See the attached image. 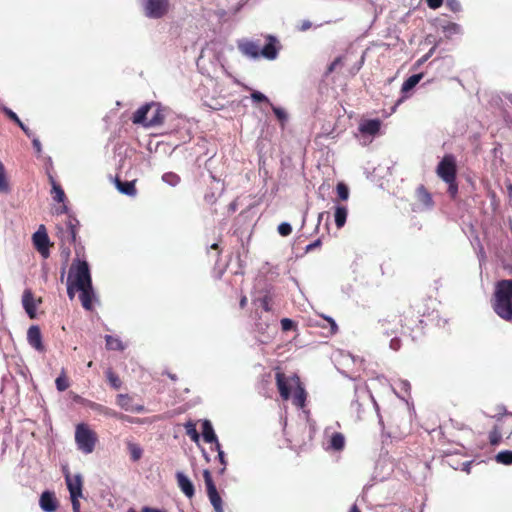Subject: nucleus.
Masks as SVG:
<instances>
[{"label":"nucleus","mask_w":512,"mask_h":512,"mask_svg":"<svg viewBox=\"0 0 512 512\" xmlns=\"http://www.w3.org/2000/svg\"><path fill=\"white\" fill-rule=\"evenodd\" d=\"M215 449L217 450L218 452V458H219V461L221 462V464L223 465L220 473H223L225 471V466H226V460H225V455H224V452L221 450V445L220 443H217V445H215Z\"/></svg>","instance_id":"3c124183"},{"label":"nucleus","mask_w":512,"mask_h":512,"mask_svg":"<svg viewBox=\"0 0 512 512\" xmlns=\"http://www.w3.org/2000/svg\"><path fill=\"white\" fill-rule=\"evenodd\" d=\"M75 290H77L76 289V285L71 283V277H68V281H67V294H68V297L71 300L75 297Z\"/></svg>","instance_id":"864d4df0"},{"label":"nucleus","mask_w":512,"mask_h":512,"mask_svg":"<svg viewBox=\"0 0 512 512\" xmlns=\"http://www.w3.org/2000/svg\"><path fill=\"white\" fill-rule=\"evenodd\" d=\"M435 47H432L427 54H425L422 58L418 60V64L421 65L426 62L434 53Z\"/></svg>","instance_id":"052dcab7"},{"label":"nucleus","mask_w":512,"mask_h":512,"mask_svg":"<svg viewBox=\"0 0 512 512\" xmlns=\"http://www.w3.org/2000/svg\"><path fill=\"white\" fill-rule=\"evenodd\" d=\"M27 341L31 347L39 352L45 351V346L42 341V333L38 325H32L27 331Z\"/></svg>","instance_id":"ddd939ff"},{"label":"nucleus","mask_w":512,"mask_h":512,"mask_svg":"<svg viewBox=\"0 0 512 512\" xmlns=\"http://www.w3.org/2000/svg\"><path fill=\"white\" fill-rule=\"evenodd\" d=\"M378 331L384 336H392L398 333L400 327L399 320L395 317L393 319L383 318L378 321Z\"/></svg>","instance_id":"4468645a"},{"label":"nucleus","mask_w":512,"mask_h":512,"mask_svg":"<svg viewBox=\"0 0 512 512\" xmlns=\"http://www.w3.org/2000/svg\"><path fill=\"white\" fill-rule=\"evenodd\" d=\"M312 27V23L309 20H303L297 26L298 31L305 32Z\"/></svg>","instance_id":"13d9d810"},{"label":"nucleus","mask_w":512,"mask_h":512,"mask_svg":"<svg viewBox=\"0 0 512 512\" xmlns=\"http://www.w3.org/2000/svg\"><path fill=\"white\" fill-rule=\"evenodd\" d=\"M57 499L54 493L45 491L40 497V507L45 512H54L57 509Z\"/></svg>","instance_id":"6ab92c4d"},{"label":"nucleus","mask_w":512,"mask_h":512,"mask_svg":"<svg viewBox=\"0 0 512 512\" xmlns=\"http://www.w3.org/2000/svg\"><path fill=\"white\" fill-rule=\"evenodd\" d=\"M390 347L393 350H398L400 348V339L397 337L392 338L390 341Z\"/></svg>","instance_id":"e2e57ef3"},{"label":"nucleus","mask_w":512,"mask_h":512,"mask_svg":"<svg viewBox=\"0 0 512 512\" xmlns=\"http://www.w3.org/2000/svg\"><path fill=\"white\" fill-rule=\"evenodd\" d=\"M446 7L455 13L461 10V4L459 0H446Z\"/></svg>","instance_id":"8fccbe9b"},{"label":"nucleus","mask_w":512,"mask_h":512,"mask_svg":"<svg viewBox=\"0 0 512 512\" xmlns=\"http://www.w3.org/2000/svg\"><path fill=\"white\" fill-rule=\"evenodd\" d=\"M142 512H165V511L155 509V508H150V507H144L142 509Z\"/></svg>","instance_id":"338daca9"},{"label":"nucleus","mask_w":512,"mask_h":512,"mask_svg":"<svg viewBox=\"0 0 512 512\" xmlns=\"http://www.w3.org/2000/svg\"><path fill=\"white\" fill-rule=\"evenodd\" d=\"M116 403L124 410L130 411L132 398L128 394H118L116 397Z\"/></svg>","instance_id":"473e14b6"},{"label":"nucleus","mask_w":512,"mask_h":512,"mask_svg":"<svg viewBox=\"0 0 512 512\" xmlns=\"http://www.w3.org/2000/svg\"><path fill=\"white\" fill-rule=\"evenodd\" d=\"M382 122L380 119L364 120L359 124V131L363 135L375 136L379 133Z\"/></svg>","instance_id":"2eb2a0df"},{"label":"nucleus","mask_w":512,"mask_h":512,"mask_svg":"<svg viewBox=\"0 0 512 512\" xmlns=\"http://www.w3.org/2000/svg\"><path fill=\"white\" fill-rule=\"evenodd\" d=\"M271 303H272V298L268 294L264 295L261 298H258L255 301V305H257V307L261 308L265 312H270L272 310Z\"/></svg>","instance_id":"2f4dec72"},{"label":"nucleus","mask_w":512,"mask_h":512,"mask_svg":"<svg viewBox=\"0 0 512 512\" xmlns=\"http://www.w3.org/2000/svg\"><path fill=\"white\" fill-rule=\"evenodd\" d=\"M430 299H420L411 304L405 309L399 316V323L404 333H408L413 340L418 335L414 333L419 332L420 334L424 328L423 317L429 316L432 313V309L429 306Z\"/></svg>","instance_id":"f257e3e1"},{"label":"nucleus","mask_w":512,"mask_h":512,"mask_svg":"<svg viewBox=\"0 0 512 512\" xmlns=\"http://www.w3.org/2000/svg\"><path fill=\"white\" fill-rule=\"evenodd\" d=\"M342 61H343L342 56L335 58L334 61L328 66L327 73H332L338 65L342 64Z\"/></svg>","instance_id":"5fc2aeb1"},{"label":"nucleus","mask_w":512,"mask_h":512,"mask_svg":"<svg viewBox=\"0 0 512 512\" xmlns=\"http://www.w3.org/2000/svg\"><path fill=\"white\" fill-rule=\"evenodd\" d=\"M32 144H33V147L35 148V150H36L38 153H40V152H41V150H42V147H41V143H40V141H39L38 139H36V138H35V139H33Z\"/></svg>","instance_id":"0e129e2a"},{"label":"nucleus","mask_w":512,"mask_h":512,"mask_svg":"<svg viewBox=\"0 0 512 512\" xmlns=\"http://www.w3.org/2000/svg\"><path fill=\"white\" fill-rule=\"evenodd\" d=\"M176 480L178 487L188 498H192L195 495V488L191 480L182 472L176 473Z\"/></svg>","instance_id":"f3484780"},{"label":"nucleus","mask_w":512,"mask_h":512,"mask_svg":"<svg viewBox=\"0 0 512 512\" xmlns=\"http://www.w3.org/2000/svg\"><path fill=\"white\" fill-rule=\"evenodd\" d=\"M32 239L35 249L42 255L43 258H48L50 255V241L44 225L39 227V229L33 234Z\"/></svg>","instance_id":"9b49d317"},{"label":"nucleus","mask_w":512,"mask_h":512,"mask_svg":"<svg viewBox=\"0 0 512 512\" xmlns=\"http://www.w3.org/2000/svg\"><path fill=\"white\" fill-rule=\"evenodd\" d=\"M445 183L448 185V194L451 197V199H456L458 195V183L457 179H453L452 181H445Z\"/></svg>","instance_id":"79ce46f5"},{"label":"nucleus","mask_w":512,"mask_h":512,"mask_svg":"<svg viewBox=\"0 0 512 512\" xmlns=\"http://www.w3.org/2000/svg\"><path fill=\"white\" fill-rule=\"evenodd\" d=\"M255 325H256L257 330L259 332L263 333L269 327V321L268 320L262 321L261 316H259V319H258V321L256 322Z\"/></svg>","instance_id":"603ef678"},{"label":"nucleus","mask_w":512,"mask_h":512,"mask_svg":"<svg viewBox=\"0 0 512 512\" xmlns=\"http://www.w3.org/2000/svg\"><path fill=\"white\" fill-rule=\"evenodd\" d=\"M443 32L446 38H451L453 35L459 34L461 32V27L457 23L450 22L443 26Z\"/></svg>","instance_id":"72a5a7b5"},{"label":"nucleus","mask_w":512,"mask_h":512,"mask_svg":"<svg viewBox=\"0 0 512 512\" xmlns=\"http://www.w3.org/2000/svg\"><path fill=\"white\" fill-rule=\"evenodd\" d=\"M105 375H106L107 381L109 382V384L111 385L112 388L119 389L121 387V385H122L121 379L111 368H108L106 370Z\"/></svg>","instance_id":"7c9ffc66"},{"label":"nucleus","mask_w":512,"mask_h":512,"mask_svg":"<svg viewBox=\"0 0 512 512\" xmlns=\"http://www.w3.org/2000/svg\"><path fill=\"white\" fill-rule=\"evenodd\" d=\"M323 319L328 323L329 326L328 336L335 335L338 332V325L336 324L334 319L328 316H323Z\"/></svg>","instance_id":"37998d69"},{"label":"nucleus","mask_w":512,"mask_h":512,"mask_svg":"<svg viewBox=\"0 0 512 512\" xmlns=\"http://www.w3.org/2000/svg\"><path fill=\"white\" fill-rule=\"evenodd\" d=\"M4 113L6 114V116L11 120L13 121L14 123H17L19 122V117L17 116V114L15 112H13L11 109L9 108H4Z\"/></svg>","instance_id":"4d7b16f0"},{"label":"nucleus","mask_w":512,"mask_h":512,"mask_svg":"<svg viewBox=\"0 0 512 512\" xmlns=\"http://www.w3.org/2000/svg\"><path fill=\"white\" fill-rule=\"evenodd\" d=\"M495 313L505 321L512 320V279L496 283L492 302Z\"/></svg>","instance_id":"7ed1b4c3"},{"label":"nucleus","mask_w":512,"mask_h":512,"mask_svg":"<svg viewBox=\"0 0 512 512\" xmlns=\"http://www.w3.org/2000/svg\"><path fill=\"white\" fill-rule=\"evenodd\" d=\"M321 244H322V241H321V239H320V238H319V239H317V240H315L313 243H311V244L307 245V247H306V252L312 251L313 249H315V248H317V247H320V246H321Z\"/></svg>","instance_id":"680f3d73"},{"label":"nucleus","mask_w":512,"mask_h":512,"mask_svg":"<svg viewBox=\"0 0 512 512\" xmlns=\"http://www.w3.org/2000/svg\"><path fill=\"white\" fill-rule=\"evenodd\" d=\"M162 180L170 186H177L181 181L180 176L174 172L164 173Z\"/></svg>","instance_id":"e433bc0d"},{"label":"nucleus","mask_w":512,"mask_h":512,"mask_svg":"<svg viewBox=\"0 0 512 512\" xmlns=\"http://www.w3.org/2000/svg\"><path fill=\"white\" fill-rule=\"evenodd\" d=\"M75 219H69L67 222V240L69 243L73 244L76 241V224L74 223Z\"/></svg>","instance_id":"f704fd0d"},{"label":"nucleus","mask_w":512,"mask_h":512,"mask_svg":"<svg viewBox=\"0 0 512 512\" xmlns=\"http://www.w3.org/2000/svg\"><path fill=\"white\" fill-rule=\"evenodd\" d=\"M80 291L79 299L83 308L87 311L93 310V301L95 299L94 290L92 284L89 287H83L77 289Z\"/></svg>","instance_id":"a211bd4d"},{"label":"nucleus","mask_w":512,"mask_h":512,"mask_svg":"<svg viewBox=\"0 0 512 512\" xmlns=\"http://www.w3.org/2000/svg\"><path fill=\"white\" fill-rule=\"evenodd\" d=\"M56 387L59 391H65L69 388V381L65 376L64 372L56 378L55 380Z\"/></svg>","instance_id":"a19ab883"},{"label":"nucleus","mask_w":512,"mask_h":512,"mask_svg":"<svg viewBox=\"0 0 512 512\" xmlns=\"http://www.w3.org/2000/svg\"><path fill=\"white\" fill-rule=\"evenodd\" d=\"M154 102L145 104L136 110L133 114L132 121L134 124H142L148 127V119L151 110H153Z\"/></svg>","instance_id":"dca6fc26"},{"label":"nucleus","mask_w":512,"mask_h":512,"mask_svg":"<svg viewBox=\"0 0 512 512\" xmlns=\"http://www.w3.org/2000/svg\"><path fill=\"white\" fill-rule=\"evenodd\" d=\"M278 233L283 237L289 236L292 233L291 225L287 222L279 224Z\"/></svg>","instance_id":"c03bdc74"},{"label":"nucleus","mask_w":512,"mask_h":512,"mask_svg":"<svg viewBox=\"0 0 512 512\" xmlns=\"http://www.w3.org/2000/svg\"><path fill=\"white\" fill-rule=\"evenodd\" d=\"M185 429H186V434L190 437V439L192 441H194V442L199 441V433L196 429L195 423H193L192 421H188L185 424Z\"/></svg>","instance_id":"4c0bfd02"},{"label":"nucleus","mask_w":512,"mask_h":512,"mask_svg":"<svg viewBox=\"0 0 512 512\" xmlns=\"http://www.w3.org/2000/svg\"><path fill=\"white\" fill-rule=\"evenodd\" d=\"M416 198L426 208H431L434 205V201L431 193L427 190L424 185H419L416 189Z\"/></svg>","instance_id":"412c9836"},{"label":"nucleus","mask_w":512,"mask_h":512,"mask_svg":"<svg viewBox=\"0 0 512 512\" xmlns=\"http://www.w3.org/2000/svg\"><path fill=\"white\" fill-rule=\"evenodd\" d=\"M66 483L70 496L82 497V478L80 475L70 476L66 475Z\"/></svg>","instance_id":"aec40b11"},{"label":"nucleus","mask_w":512,"mask_h":512,"mask_svg":"<svg viewBox=\"0 0 512 512\" xmlns=\"http://www.w3.org/2000/svg\"><path fill=\"white\" fill-rule=\"evenodd\" d=\"M251 99L254 101V102H266V103H270L269 99L261 92L259 91H253L251 93Z\"/></svg>","instance_id":"09e8293b"},{"label":"nucleus","mask_w":512,"mask_h":512,"mask_svg":"<svg viewBox=\"0 0 512 512\" xmlns=\"http://www.w3.org/2000/svg\"><path fill=\"white\" fill-rule=\"evenodd\" d=\"M336 191L340 200L346 201L349 198V188L345 183L339 182L336 186Z\"/></svg>","instance_id":"ea45409f"},{"label":"nucleus","mask_w":512,"mask_h":512,"mask_svg":"<svg viewBox=\"0 0 512 512\" xmlns=\"http://www.w3.org/2000/svg\"><path fill=\"white\" fill-rule=\"evenodd\" d=\"M281 328L283 331H290L296 329V323L289 319V318H283L281 320Z\"/></svg>","instance_id":"49530a36"},{"label":"nucleus","mask_w":512,"mask_h":512,"mask_svg":"<svg viewBox=\"0 0 512 512\" xmlns=\"http://www.w3.org/2000/svg\"><path fill=\"white\" fill-rule=\"evenodd\" d=\"M436 174L444 182L457 179V163L453 154L444 155L437 165Z\"/></svg>","instance_id":"0eeeda50"},{"label":"nucleus","mask_w":512,"mask_h":512,"mask_svg":"<svg viewBox=\"0 0 512 512\" xmlns=\"http://www.w3.org/2000/svg\"><path fill=\"white\" fill-rule=\"evenodd\" d=\"M127 449L129 451L130 458L133 462H137L138 460L141 459L143 450L138 444L133 443V442H128Z\"/></svg>","instance_id":"c756f323"},{"label":"nucleus","mask_w":512,"mask_h":512,"mask_svg":"<svg viewBox=\"0 0 512 512\" xmlns=\"http://www.w3.org/2000/svg\"><path fill=\"white\" fill-rule=\"evenodd\" d=\"M267 41L265 46L261 48L256 41L243 40L238 43V49L249 58L257 59L262 56L268 60H274L278 55L277 40L274 36L268 35Z\"/></svg>","instance_id":"20e7f679"},{"label":"nucleus","mask_w":512,"mask_h":512,"mask_svg":"<svg viewBox=\"0 0 512 512\" xmlns=\"http://www.w3.org/2000/svg\"><path fill=\"white\" fill-rule=\"evenodd\" d=\"M501 433L497 427H494L489 433V441L492 445H497L500 442Z\"/></svg>","instance_id":"a18cd8bd"},{"label":"nucleus","mask_w":512,"mask_h":512,"mask_svg":"<svg viewBox=\"0 0 512 512\" xmlns=\"http://www.w3.org/2000/svg\"><path fill=\"white\" fill-rule=\"evenodd\" d=\"M145 410L144 406L143 405H136V406H131V409L130 411L132 412H143Z\"/></svg>","instance_id":"69168bd1"},{"label":"nucleus","mask_w":512,"mask_h":512,"mask_svg":"<svg viewBox=\"0 0 512 512\" xmlns=\"http://www.w3.org/2000/svg\"><path fill=\"white\" fill-rule=\"evenodd\" d=\"M105 341H106V348L108 350L123 351L125 349L124 344L122 343V341L119 338L113 337L111 335H106Z\"/></svg>","instance_id":"c85d7f7f"},{"label":"nucleus","mask_w":512,"mask_h":512,"mask_svg":"<svg viewBox=\"0 0 512 512\" xmlns=\"http://www.w3.org/2000/svg\"><path fill=\"white\" fill-rule=\"evenodd\" d=\"M329 447L335 451H341L345 447V437L342 433L336 432L331 436Z\"/></svg>","instance_id":"bb28decb"},{"label":"nucleus","mask_w":512,"mask_h":512,"mask_svg":"<svg viewBox=\"0 0 512 512\" xmlns=\"http://www.w3.org/2000/svg\"><path fill=\"white\" fill-rule=\"evenodd\" d=\"M145 16L152 19L164 17L169 9V0H143Z\"/></svg>","instance_id":"6e6552de"},{"label":"nucleus","mask_w":512,"mask_h":512,"mask_svg":"<svg viewBox=\"0 0 512 512\" xmlns=\"http://www.w3.org/2000/svg\"><path fill=\"white\" fill-rule=\"evenodd\" d=\"M202 435L204 441L207 443H214L215 445L219 443L212 424L209 420H205L202 424Z\"/></svg>","instance_id":"5701e85b"},{"label":"nucleus","mask_w":512,"mask_h":512,"mask_svg":"<svg viewBox=\"0 0 512 512\" xmlns=\"http://www.w3.org/2000/svg\"><path fill=\"white\" fill-rule=\"evenodd\" d=\"M423 78V74H414L408 77L402 84L401 90L402 92H408L413 89Z\"/></svg>","instance_id":"cd10ccee"},{"label":"nucleus","mask_w":512,"mask_h":512,"mask_svg":"<svg viewBox=\"0 0 512 512\" xmlns=\"http://www.w3.org/2000/svg\"><path fill=\"white\" fill-rule=\"evenodd\" d=\"M270 105H271L272 111L274 112V114L277 117V119L279 121H281L282 123H284L287 120L286 112L283 109L279 108V107H276V106H274L272 104H270Z\"/></svg>","instance_id":"de8ad7c7"},{"label":"nucleus","mask_w":512,"mask_h":512,"mask_svg":"<svg viewBox=\"0 0 512 512\" xmlns=\"http://www.w3.org/2000/svg\"><path fill=\"white\" fill-rule=\"evenodd\" d=\"M495 458L498 463H501L504 465H511L512 464V451H510V450L500 451L496 455Z\"/></svg>","instance_id":"c9c22d12"},{"label":"nucleus","mask_w":512,"mask_h":512,"mask_svg":"<svg viewBox=\"0 0 512 512\" xmlns=\"http://www.w3.org/2000/svg\"><path fill=\"white\" fill-rule=\"evenodd\" d=\"M347 215H348V209L346 206H336L335 207L334 218H335V224H336L337 228L340 229L345 225Z\"/></svg>","instance_id":"a878e982"},{"label":"nucleus","mask_w":512,"mask_h":512,"mask_svg":"<svg viewBox=\"0 0 512 512\" xmlns=\"http://www.w3.org/2000/svg\"><path fill=\"white\" fill-rule=\"evenodd\" d=\"M444 0H426L427 6L430 9L436 10L443 5Z\"/></svg>","instance_id":"6e6d98bb"},{"label":"nucleus","mask_w":512,"mask_h":512,"mask_svg":"<svg viewBox=\"0 0 512 512\" xmlns=\"http://www.w3.org/2000/svg\"><path fill=\"white\" fill-rule=\"evenodd\" d=\"M276 386L281 398L287 401L291 398V389L295 388L292 397V403L298 408H304L306 405L307 392L301 383L298 375H293L288 378L283 372H276L275 374Z\"/></svg>","instance_id":"f03ea898"},{"label":"nucleus","mask_w":512,"mask_h":512,"mask_svg":"<svg viewBox=\"0 0 512 512\" xmlns=\"http://www.w3.org/2000/svg\"><path fill=\"white\" fill-rule=\"evenodd\" d=\"M164 120V110L160 107L159 104L154 103L153 110H151V113L149 114L148 127L161 125L163 124Z\"/></svg>","instance_id":"4be33fe9"},{"label":"nucleus","mask_w":512,"mask_h":512,"mask_svg":"<svg viewBox=\"0 0 512 512\" xmlns=\"http://www.w3.org/2000/svg\"><path fill=\"white\" fill-rule=\"evenodd\" d=\"M0 191L1 192H9V183L6 177L5 167L3 163L0 162Z\"/></svg>","instance_id":"58836bf2"},{"label":"nucleus","mask_w":512,"mask_h":512,"mask_svg":"<svg viewBox=\"0 0 512 512\" xmlns=\"http://www.w3.org/2000/svg\"><path fill=\"white\" fill-rule=\"evenodd\" d=\"M41 303H42V299L39 298L36 300L34 298V294L32 293L31 290L26 289L23 292L22 304H23V307H24L26 313L28 314L29 318H31V319L36 318L37 305L41 304Z\"/></svg>","instance_id":"f8f14e48"},{"label":"nucleus","mask_w":512,"mask_h":512,"mask_svg":"<svg viewBox=\"0 0 512 512\" xmlns=\"http://www.w3.org/2000/svg\"><path fill=\"white\" fill-rule=\"evenodd\" d=\"M240 307L241 308H244L246 305H247V297L246 296H242L241 299H240Z\"/></svg>","instance_id":"774afa93"},{"label":"nucleus","mask_w":512,"mask_h":512,"mask_svg":"<svg viewBox=\"0 0 512 512\" xmlns=\"http://www.w3.org/2000/svg\"><path fill=\"white\" fill-rule=\"evenodd\" d=\"M115 184H116V187L117 189L125 194V195H128V196H134L136 195V188H135V183L134 181H126V182H122L119 178H116L115 179Z\"/></svg>","instance_id":"b1692460"},{"label":"nucleus","mask_w":512,"mask_h":512,"mask_svg":"<svg viewBox=\"0 0 512 512\" xmlns=\"http://www.w3.org/2000/svg\"><path fill=\"white\" fill-rule=\"evenodd\" d=\"M81 403L84 404L85 406H87L88 408H90L91 410L97 412L98 414L104 415L106 417L117 418L120 420L128 421L130 423H138L139 422L138 419H134L130 416L118 413L117 411H115L107 406H104L102 404H99V403H96V402H93V401H90L87 399H82Z\"/></svg>","instance_id":"9d476101"},{"label":"nucleus","mask_w":512,"mask_h":512,"mask_svg":"<svg viewBox=\"0 0 512 512\" xmlns=\"http://www.w3.org/2000/svg\"><path fill=\"white\" fill-rule=\"evenodd\" d=\"M75 442L80 451L90 454L98 442L97 433L85 423H79L75 428Z\"/></svg>","instance_id":"39448f33"},{"label":"nucleus","mask_w":512,"mask_h":512,"mask_svg":"<svg viewBox=\"0 0 512 512\" xmlns=\"http://www.w3.org/2000/svg\"><path fill=\"white\" fill-rule=\"evenodd\" d=\"M70 498H71L73 512H80V502H79L80 497L70 496Z\"/></svg>","instance_id":"bf43d9fd"},{"label":"nucleus","mask_w":512,"mask_h":512,"mask_svg":"<svg viewBox=\"0 0 512 512\" xmlns=\"http://www.w3.org/2000/svg\"><path fill=\"white\" fill-rule=\"evenodd\" d=\"M71 283L76 285V289L89 287L92 284L89 265L86 261L77 260L70 269Z\"/></svg>","instance_id":"423d86ee"},{"label":"nucleus","mask_w":512,"mask_h":512,"mask_svg":"<svg viewBox=\"0 0 512 512\" xmlns=\"http://www.w3.org/2000/svg\"><path fill=\"white\" fill-rule=\"evenodd\" d=\"M203 478L206 485L207 495L215 512H224L221 496L212 479L211 472L208 469L203 471Z\"/></svg>","instance_id":"1a4fd4ad"},{"label":"nucleus","mask_w":512,"mask_h":512,"mask_svg":"<svg viewBox=\"0 0 512 512\" xmlns=\"http://www.w3.org/2000/svg\"><path fill=\"white\" fill-rule=\"evenodd\" d=\"M49 181L52 185V195H53V199L58 202V203H62L65 201L66 199V196H65V193H64V190L61 188V186L54 180L53 176L52 175H49Z\"/></svg>","instance_id":"393cba45"}]
</instances>
